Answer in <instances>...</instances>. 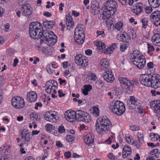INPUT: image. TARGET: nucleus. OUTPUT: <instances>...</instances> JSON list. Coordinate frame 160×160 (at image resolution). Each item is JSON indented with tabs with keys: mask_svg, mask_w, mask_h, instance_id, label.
Here are the masks:
<instances>
[{
	"mask_svg": "<svg viewBox=\"0 0 160 160\" xmlns=\"http://www.w3.org/2000/svg\"><path fill=\"white\" fill-rule=\"evenodd\" d=\"M149 4L153 8H157L160 5V0H148Z\"/></svg>",
	"mask_w": 160,
	"mask_h": 160,
	"instance_id": "28",
	"label": "nucleus"
},
{
	"mask_svg": "<svg viewBox=\"0 0 160 160\" xmlns=\"http://www.w3.org/2000/svg\"><path fill=\"white\" fill-rule=\"evenodd\" d=\"M58 132L60 133H62L65 131V129L64 126L62 125H60L58 128Z\"/></svg>",
	"mask_w": 160,
	"mask_h": 160,
	"instance_id": "47",
	"label": "nucleus"
},
{
	"mask_svg": "<svg viewBox=\"0 0 160 160\" xmlns=\"http://www.w3.org/2000/svg\"><path fill=\"white\" fill-rule=\"evenodd\" d=\"M12 104L15 108L21 109L25 107V103L24 99L21 97L16 96L12 99Z\"/></svg>",
	"mask_w": 160,
	"mask_h": 160,
	"instance_id": "7",
	"label": "nucleus"
},
{
	"mask_svg": "<svg viewBox=\"0 0 160 160\" xmlns=\"http://www.w3.org/2000/svg\"><path fill=\"white\" fill-rule=\"evenodd\" d=\"M21 136L22 139H24V142L25 143L30 142V140L32 139L30 132L26 130H23L22 131Z\"/></svg>",
	"mask_w": 160,
	"mask_h": 160,
	"instance_id": "18",
	"label": "nucleus"
},
{
	"mask_svg": "<svg viewBox=\"0 0 160 160\" xmlns=\"http://www.w3.org/2000/svg\"><path fill=\"white\" fill-rule=\"evenodd\" d=\"M66 141L70 143H72L74 141V138L72 136L68 135L67 136Z\"/></svg>",
	"mask_w": 160,
	"mask_h": 160,
	"instance_id": "39",
	"label": "nucleus"
},
{
	"mask_svg": "<svg viewBox=\"0 0 160 160\" xmlns=\"http://www.w3.org/2000/svg\"><path fill=\"white\" fill-rule=\"evenodd\" d=\"M85 54L88 56H90L92 55V51L91 50L88 49L85 51Z\"/></svg>",
	"mask_w": 160,
	"mask_h": 160,
	"instance_id": "58",
	"label": "nucleus"
},
{
	"mask_svg": "<svg viewBox=\"0 0 160 160\" xmlns=\"http://www.w3.org/2000/svg\"><path fill=\"white\" fill-rule=\"evenodd\" d=\"M123 24L121 22H119L115 24V28L118 31H120V29L122 28Z\"/></svg>",
	"mask_w": 160,
	"mask_h": 160,
	"instance_id": "38",
	"label": "nucleus"
},
{
	"mask_svg": "<svg viewBox=\"0 0 160 160\" xmlns=\"http://www.w3.org/2000/svg\"><path fill=\"white\" fill-rule=\"evenodd\" d=\"M108 157L109 160H118L117 158L112 153H110L108 155Z\"/></svg>",
	"mask_w": 160,
	"mask_h": 160,
	"instance_id": "40",
	"label": "nucleus"
},
{
	"mask_svg": "<svg viewBox=\"0 0 160 160\" xmlns=\"http://www.w3.org/2000/svg\"><path fill=\"white\" fill-rule=\"evenodd\" d=\"M130 32L129 34H131L132 36V38L133 39H135L136 38V33L134 31V30L131 29H130L128 30Z\"/></svg>",
	"mask_w": 160,
	"mask_h": 160,
	"instance_id": "46",
	"label": "nucleus"
},
{
	"mask_svg": "<svg viewBox=\"0 0 160 160\" xmlns=\"http://www.w3.org/2000/svg\"><path fill=\"white\" fill-rule=\"evenodd\" d=\"M10 146L8 145H6L0 148V153L1 156L5 157V156L8 154V152L10 151Z\"/></svg>",
	"mask_w": 160,
	"mask_h": 160,
	"instance_id": "26",
	"label": "nucleus"
},
{
	"mask_svg": "<svg viewBox=\"0 0 160 160\" xmlns=\"http://www.w3.org/2000/svg\"><path fill=\"white\" fill-rule=\"evenodd\" d=\"M72 14L75 17H78L79 15V13L74 10H73L72 12Z\"/></svg>",
	"mask_w": 160,
	"mask_h": 160,
	"instance_id": "62",
	"label": "nucleus"
},
{
	"mask_svg": "<svg viewBox=\"0 0 160 160\" xmlns=\"http://www.w3.org/2000/svg\"><path fill=\"white\" fill-rule=\"evenodd\" d=\"M143 4L141 3H137L133 6L134 8L132 9V12L136 15H138L142 11Z\"/></svg>",
	"mask_w": 160,
	"mask_h": 160,
	"instance_id": "17",
	"label": "nucleus"
},
{
	"mask_svg": "<svg viewBox=\"0 0 160 160\" xmlns=\"http://www.w3.org/2000/svg\"><path fill=\"white\" fill-rule=\"evenodd\" d=\"M66 19V24L67 26V29L70 30L72 28L74 25V22L71 16L69 14H68L66 16L65 18Z\"/></svg>",
	"mask_w": 160,
	"mask_h": 160,
	"instance_id": "19",
	"label": "nucleus"
},
{
	"mask_svg": "<svg viewBox=\"0 0 160 160\" xmlns=\"http://www.w3.org/2000/svg\"><path fill=\"white\" fill-rule=\"evenodd\" d=\"M93 113L96 117L99 116V108L96 107H94L93 108Z\"/></svg>",
	"mask_w": 160,
	"mask_h": 160,
	"instance_id": "42",
	"label": "nucleus"
},
{
	"mask_svg": "<svg viewBox=\"0 0 160 160\" xmlns=\"http://www.w3.org/2000/svg\"><path fill=\"white\" fill-rule=\"evenodd\" d=\"M42 106V104L41 102H37L35 104V106L34 108L35 109L37 110L38 107H41Z\"/></svg>",
	"mask_w": 160,
	"mask_h": 160,
	"instance_id": "60",
	"label": "nucleus"
},
{
	"mask_svg": "<svg viewBox=\"0 0 160 160\" xmlns=\"http://www.w3.org/2000/svg\"><path fill=\"white\" fill-rule=\"evenodd\" d=\"M18 62V60L17 58H16L14 60V63L13 66L14 67H16Z\"/></svg>",
	"mask_w": 160,
	"mask_h": 160,
	"instance_id": "64",
	"label": "nucleus"
},
{
	"mask_svg": "<svg viewBox=\"0 0 160 160\" xmlns=\"http://www.w3.org/2000/svg\"><path fill=\"white\" fill-rule=\"evenodd\" d=\"M104 6L105 8L103 10H101L98 16V18L100 19H107L106 21L108 23V21H110L109 24L111 25L112 21L110 17L113 15L116 11L117 4L114 0H109L104 4Z\"/></svg>",
	"mask_w": 160,
	"mask_h": 160,
	"instance_id": "2",
	"label": "nucleus"
},
{
	"mask_svg": "<svg viewBox=\"0 0 160 160\" xmlns=\"http://www.w3.org/2000/svg\"><path fill=\"white\" fill-rule=\"evenodd\" d=\"M137 137L139 140V141L141 143H142L144 142V135L141 132L138 133L137 134Z\"/></svg>",
	"mask_w": 160,
	"mask_h": 160,
	"instance_id": "37",
	"label": "nucleus"
},
{
	"mask_svg": "<svg viewBox=\"0 0 160 160\" xmlns=\"http://www.w3.org/2000/svg\"><path fill=\"white\" fill-rule=\"evenodd\" d=\"M103 78L104 79L108 82L112 81L114 79L112 71L109 68L105 69L103 74Z\"/></svg>",
	"mask_w": 160,
	"mask_h": 160,
	"instance_id": "14",
	"label": "nucleus"
},
{
	"mask_svg": "<svg viewBox=\"0 0 160 160\" xmlns=\"http://www.w3.org/2000/svg\"><path fill=\"white\" fill-rule=\"evenodd\" d=\"M29 28L30 37L35 39L41 38V44L45 41L51 45H53L56 43L57 36L52 32L47 30H43L42 26L39 22H32L30 24Z\"/></svg>",
	"mask_w": 160,
	"mask_h": 160,
	"instance_id": "1",
	"label": "nucleus"
},
{
	"mask_svg": "<svg viewBox=\"0 0 160 160\" xmlns=\"http://www.w3.org/2000/svg\"><path fill=\"white\" fill-rule=\"evenodd\" d=\"M37 98V93L34 92H31L28 93L27 99L30 102H35Z\"/></svg>",
	"mask_w": 160,
	"mask_h": 160,
	"instance_id": "21",
	"label": "nucleus"
},
{
	"mask_svg": "<svg viewBox=\"0 0 160 160\" xmlns=\"http://www.w3.org/2000/svg\"><path fill=\"white\" fill-rule=\"evenodd\" d=\"M96 33L98 34L97 36L100 35H102V37L103 38H104L105 36V35L104 34V32L103 31L102 32V31H97L96 32Z\"/></svg>",
	"mask_w": 160,
	"mask_h": 160,
	"instance_id": "61",
	"label": "nucleus"
},
{
	"mask_svg": "<svg viewBox=\"0 0 160 160\" xmlns=\"http://www.w3.org/2000/svg\"><path fill=\"white\" fill-rule=\"evenodd\" d=\"M127 48V45L126 44H124L120 46V49L122 52H123Z\"/></svg>",
	"mask_w": 160,
	"mask_h": 160,
	"instance_id": "49",
	"label": "nucleus"
},
{
	"mask_svg": "<svg viewBox=\"0 0 160 160\" xmlns=\"http://www.w3.org/2000/svg\"><path fill=\"white\" fill-rule=\"evenodd\" d=\"M100 64L102 67V69L103 70L105 71V69L109 68V62L106 59H102L100 61Z\"/></svg>",
	"mask_w": 160,
	"mask_h": 160,
	"instance_id": "27",
	"label": "nucleus"
},
{
	"mask_svg": "<svg viewBox=\"0 0 160 160\" xmlns=\"http://www.w3.org/2000/svg\"><path fill=\"white\" fill-rule=\"evenodd\" d=\"M56 113L54 111H50L46 112V114L44 115V118L46 120L50 122H55L58 117L54 114Z\"/></svg>",
	"mask_w": 160,
	"mask_h": 160,
	"instance_id": "13",
	"label": "nucleus"
},
{
	"mask_svg": "<svg viewBox=\"0 0 160 160\" xmlns=\"http://www.w3.org/2000/svg\"><path fill=\"white\" fill-rule=\"evenodd\" d=\"M121 84L127 87L126 89H129V87L132 84L133 82L131 81L127 78L120 77L119 78Z\"/></svg>",
	"mask_w": 160,
	"mask_h": 160,
	"instance_id": "20",
	"label": "nucleus"
},
{
	"mask_svg": "<svg viewBox=\"0 0 160 160\" xmlns=\"http://www.w3.org/2000/svg\"><path fill=\"white\" fill-rule=\"evenodd\" d=\"M157 136H158V134L153 133H151L149 135V137L151 138L152 140L154 138L156 139Z\"/></svg>",
	"mask_w": 160,
	"mask_h": 160,
	"instance_id": "54",
	"label": "nucleus"
},
{
	"mask_svg": "<svg viewBox=\"0 0 160 160\" xmlns=\"http://www.w3.org/2000/svg\"><path fill=\"white\" fill-rule=\"evenodd\" d=\"M150 107L153 108L154 111L160 110V100H155L150 104Z\"/></svg>",
	"mask_w": 160,
	"mask_h": 160,
	"instance_id": "25",
	"label": "nucleus"
},
{
	"mask_svg": "<svg viewBox=\"0 0 160 160\" xmlns=\"http://www.w3.org/2000/svg\"><path fill=\"white\" fill-rule=\"evenodd\" d=\"M151 74H143L139 76V81L141 83L148 87H149L151 84Z\"/></svg>",
	"mask_w": 160,
	"mask_h": 160,
	"instance_id": "10",
	"label": "nucleus"
},
{
	"mask_svg": "<svg viewBox=\"0 0 160 160\" xmlns=\"http://www.w3.org/2000/svg\"><path fill=\"white\" fill-rule=\"evenodd\" d=\"M84 88L88 92L92 89V86L90 85H85L84 86Z\"/></svg>",
	"mask_w": 160,
	"mask_h": 160,
	"instance_id": "53",
	"label": "nucleus"
},
{
	"mask_svg": "<svg viewBox=\"0 0 160 160\" xmlns=\"http://www.w3.org/2000/svg\"><path fill=\"white\" fill-rule=\"evenodd\" d=\"M78 27L76 28L74 32V38L76 42L79 45H82L85 40V35L83 32H81L78 33Z\"/></svg>",
	"mask_w": 160,
	"mask_h": 160,
	"instance_id": "9",
	"label": "nucleus"
},
{
	"mask_svg": "<svg viewBox=\"0 0 160 160\" xmlns=\"http://www.w3.org/2000/svg\"><path fill=\"white\" fill-rule=\"evenodd\" d=\"M58 92L59 94L58 96L60 98L64 97L65 95V94L63 93L62 92L61 90H58Z\"/></svg>",
	"mask_w": 160,
	"mask_h": 160,
	"instance_id": "63",
	"label": "nucleus"
},
{
	"mask_svg": "<svg viewBox=\"0 0 160 160\" xmlns=\"http://www.w3.org/2000/svg\"><path fill=\"white\" fill-rule=\"evenodd\" d=\"M151 84L149 87L156 89L160 88V76L158 74H153L151 78Z\"/></svg>",
	"mask_w": 160,
	"mask_h": 160,
	"instance_id": "12",
	"label": "nucleus"
},
{
	"mask_svg": "<svg viewBox=\"0 0 160 160\" xmlns=\"http://www.w3.org/2000/svg\"><path fill=\"white\" fill-rule=\"evenodd\" d=\"M76 120L89 122H91V118L88 113L81 110H78L76 111Z\"/></svg>",
	"mask_w": 160,
	"mask_h": 160,
	"instance_id": "6",
	"label": "nucleus"
},
{
	"mask_svg": "<svg viewBox=\"0 0 160 160\" xmlns=\"http://www.w3.org/2000/svg\"><path fill=\"white\" fill-rule=\"evenodd\" d=\"M126 140L127 142L130 144H132L135 143L134 140L131 138V137L129 136L128 137H125Z\"/></svg>",
	"mask_w": 160,
	"mask_h": 160,
	"instance_id": "41",
	"label": "nucleus"
},
{
	"mask_svg": "<svg viewBox=\"0 0 160 160\" xmlns=\"http://www.w3.org/2000/svg\"><path fill=\"white\" fill-rule=\"evenodd\" d=\"M130 60L139 69L143 68L146 64V60L142 58V56L138 50L133 51L130 55Z\"/></svg>",
	"mask_w": 160,
	"mask_h": 160,
	"instance_id": "4",
	"label": "nucleus"
},
{
	"mask_svg": "<svg viewBox=\"0 0 160 160\" xmlns=\"http://www.w3.org/2000/svg\"><path fill=\"white\" fill-rule=\"evenodd\" d=\"M128 36L127 33L124 32L123 34H118L117 38L120 41L125 42L126 41V38L128 37Z\"/></svg>",
	"mask_w": 160,
	"mask_h": 160,
	"instance_id": "30",
	"label": "nucleus"
},
{
	"mask_svg": "<svg viewBox=\"0 0 160 160\" xmlns=\"http://www.w3.org/2000/svg\"><path fill=\"white\" fill-rule=\"evenodd\" d=\"M65 118L70 122H73L76 120V111H67L64 114Z\"/></svg>",
	"mask_w": 160,
	"mask_h": 160,
	"instance_id": "15",
	"label": "nucleus"
},
{
	"mask_svg": "<svg viewBox=\"0 0 160 160\" xmlns=\"http://www.w3.org/2000/svg\"><path fill=\"white\" fill-rule=\"evenodd\" d=\"M89 78L90 80L95 81L96 80L97 78L94 74H91L89 76Z\"/></svg>",
	"mask_w": 160,
	"mask_h": 160,
	"instance_id": "48",
	"label": "nucleus"
},
{
	"mask_svg": "<svg viewBox=\"0 0 160 160\" xmlns=\"http://www.w3.org/2000/svg\"><path fill=\"white\" fill-rule=\"evenodd\" d=\"M110 109L114 113L118 116L122 115L125 110L123 103L118 100L115 101L113 104L110 106Z\"/></svg>",
	"mask_w": 160,
	"mask_h": 160,
	"instance_id": "5",
	"label": "nucleus"
},
{
	"mask_svg": "<svg viewBox=\"0 0 160 160\" xmlns=\"http://www.w3.org/2000/svg\"><path fill=\"white\" fill-rule=\"evenodd\" d=\"M152 8L151 6L146 7L144 9L145 12L148 14L151 13L152 10Z\"/></svg>",
	"mask_w": 160,
	"mask_h": 160,
	"instance_id": "45",
	"label": "nucleus"
},
{
	"mask_svg": "<svg viewBox=\"0 0 160 160\" xmlns=\"http://www.w3.org/2000/svg\"><path fill=\"white\" fill-rule=\"evenodd\" d=\"M43 152H44V154L42 158V160H45V158H47L48 156V154L47 150L45 149L43 150Z\"/></svg>",
	"mask_w": 160,
	"mask_h": 160,
	"instance_id": "56",
	"label": "nucleus"
},
{
	"mask_svg": "<svg viewBox=\"0 0 160 160\" xmlns=\"http://www.w3.org/2000/svg\"><path fill=\"white\" fill-rule=\"evenodd\" d=\"M83 140L89 146H91L94 141L93 138L91 136L90 137L88 136H85L83 138Z\"/></svg>",
	"mask_w": 160,
	"mask_h": 160,
	"instance_id": "31",
	"label": "nucleus"
},
{
	"mask_svg": "<svg viewBox=\"0 0 160 160\" xmlns=\"http://www.w3.org/2000/svg\"><path fill=\"white\" fill-rule=\"evenodd\" d=\"M122 150V157L123 158H126L128 155H130L132 153L131 149L128 146H124Z\"/></svg>",
	"mask_w": 160,
	"mask_h": 160,
	"instance_id": "23",
	"label": "nucleus"
},
{
	"mask_svg": "<svg viewBox=\"0 0 160 160\" xmlns=\"http://www.w3.org/2000/svg\"><path fill=\"white\" fill-rule=\"evenodd\" d=\"M55 22L53 21H48L46 20L43 22V26L46 28L51 29L52 28L54 25Z\"/></svg>",
	"mask_w": 160,
	"mask_h": 160,
	"instance_id": "29",
	"label": "nucleus"
},
{
	"mask_svg": "<svg viewBox=\"0 0 160 160\" xmlns=\"http://www.w3.org/2000/svg\"><path fill=\"white\" fill-rule=\"evenodd\" d=\"M92 12L94 13V15L98 14L99 11V6L98 5H97L95 4H93L91 6Z\"/></svg>",
	"mask_w": 160,
	"mask_h": 160,
	"instance_id": "32",
	"label": "nucleus"
},
{
	"mask_svg": "<svg viewBox=\"0 0 160 160\" xmlns=\"http://www.w3.org/2000/svg\"><path fill=\"white\" fill-rule=\"evenodd\" d=\"M30 118L33 120L37 121L39 120L40 117L36 112H33L30 114Z\"/></svg>",
	"mask_w": 160,
	"mask_h": 160,
	"instance_id": "33",
	"label": "nucleus"
},
{
	"mask_svg": "<svg viewBox=\"0 0 160 160\" xmlns=\"http://www.w3.org/2000/svg\"><path fill=\"white\" fill-rule=\"evenodd\" d=\"M148 52H151L153 51L154 49L153 46L151 44L148 43Z\"/></svg>",
	"mask_w": 160,
	"mask_h": 160,
	"instance_id": "55",
	"label": "nucleus"
},
{
	"mask_svg": "<svg viewBox=\"0 0 160 160\" xmlns=\"http://www.w3.org/2000/svg\"><path fill=\"white\" fill-rule=\"evenodd\" d=\"M141 22L142 24V27L143 28H146L147 26H148V19L147 18H144L142 19Z\"/></svg>",
	"mask_w": 160,
	"mask_h": 160,
	"instance_id": "36",
	"label": "nucleus"
},
{
	"mask_svg": "<svg viewBox=\"0 0 160 160\" xmlns=\"http://www.w3.org/2000/svg\"><path fill=\"white\" fill-rule=\"evenodd\" d=\"M103 52L106 54H109L112 53L113 52L112 50H111V48H110V47H108L104 50L103 51Z\"/></svg>",
	"mask_w": 160,
	"mask_h": 160,
	"instance_id": "44",
	"label": "nucleus"
},
{
	"mask_svg": "<svg viewBox=\"0 0 160 160\" xmlns=\"http://www.w3.org/2000/svg\"><path fill=\"white\" fill-rule=\"evenodd\" d=\"M110 121L106 117L98 119L96 123V130L99 134H102L106 130L108 131L112 127Z\"/></svg>",
	"mask_w": 160,
	"mask_h": 160,
	"instance_id": "3",
	"label": "nucleus"
},
{
	"mask_svg": "<svg viewBox=\"0 0 160 160\" xmlns=\"http://www.w3.org/2000/svg\"><path fill=\"white\" fill-rule=\"evenodd\" d=\"M130 128L131 130L134 131H138L139 129V127L138 126L136 125L131 126Z\"/></svg>",
	"mask_w": 160,
	"mask_h": 160,
	"instance_id": "51",
	"label": "nucleus"
},
{
	"mask_svg": "<svg viewBox=\"0 0 160 160\" xmlns=\"http://www.w3.org/2000/svg\"><path fill=\"white\" fill-rule=\"evenodd\" d=\"M94 44L97 47L98 49L100 50L106 47L105 44L100 41L95 42Z\"/></svg>",
	"mask_w": 160,
	"mask_h": 160,
	"instance_id": "34",
	"label": "nucleus"
},
{
	"mask_svg": "<svg viewBox=\"0 0 160 160\" xmlns=\"http://www.w3.org/2000/svg\"><path fill=\"white\" fill-rule=\"evenodd\" d=\"M76 63L82 68H85L88 65V58L81 54H77L75 57Z\"/></svg>",
	"mask_w": 160,
	"mask_h": 160,
	"instance_id": "8",
	"label": "nucleus"
},
{
	"mask_svg": "<svg viewBox=\"0 0 160 160\" xmlns=\"http://www.w3.org/2000/svg\"><path fill=\"white\" fill-rule=\"evenodd\" d=\"M5 91V89L4 87L2 86L0 87V95L2 96V94Z\"/></svg>",
	"mask_w": 160,
	"mask_h": 160,
	"instance_id": "57",
	"label": "nucleus"
},
{
	"mask_svg": "<svg viewBox=\"0 0 160 160\" xmlns=\"http://www.w3.org/2000/svg\"><path fill=\"white\" fill-rule=\"evenodd\" d=\"M23 15L28 18H30L32 12V9L30 5L28 3H24L22 5L21 8Z\"/></svg>",
	"mask_w": 160,
	"mask_h": 160,
	"instance_id": "11",
	"label": "nucleus"
},
{
	"mask_svg": "<svg viewBox=\"0 0 160 160\" xmlns=\"http://www.w3.org/2000/svg\"><path fill=\"white\" fill-rule=\"evenodd\" d=\"M139 100L136 98L134 96H132L130 97L129 102L128 103V105H129V107H134V106L136 108V106H138L140 104Z\"/></svg>",
	"mask_w": 160,
	"mask_h": 160,
	"instance_id": "16",
	"label": "nucleus"
},
{
	"mask_svg": "<svg viewBox=\"0 0 160 160\" xmlns=\"http://www.w3.org/2000/svg\"><path fill=\"white\" fill-rule=\"evenodd\" d=\"M43 15L44 16L47 17H51L52 15V14L51 12H44Z\"/></svg>",
	"mask_w": 160,
	"mask_h": 160,
	"instance_id": "59",
	"label": "nucleus"
},
{
	"mask_svg": "<svg viewBox=\"0 0 160 160\" xmlns=\"http://www.w3.org/2000/svg\"><path fill=\"white\" fill-rule=\"evenodd\" d=\"M45 127L47 131H51L53 129L52 125L51 124H46Z\"/></svg>",
	"mask_w": 160,
	"mask_h": 160,
	"instance_id": "43",
	"label": "nucleus"
},
{
	"mask_svg": "<svg viewBox=\"0 0 160 160\" xmlns=\"http://www.w3.org/2000/svg\"><path fill=\"white\" fill-rule=\"evenodd\" d=\"M150 19L157 22L160 21V11H156L152 13L150 16Z\"/></svg>",
	"mask_w": 160,
	"mask_h": 160,
	"instance_id": "22",
	"label": "nucleus"
},
{
	"mask_svg": "<svg viewBox=\"0 0 160 160\" xmlns=\"http://www.w3.org/2000/svg\"><path fill=\"white\" fill-rule=\"evenodd\" d=\"M15 53V52L14 50L9 49L8 50V55L10 56H12Z\"/></svg>",
	"mask_w": 160,
	"mask_h": 160,
	"instance_id": "52",
	"label": "nucleus"
},
{
	"mask_svg": "<svg viewBox=\"0 0 160 160\" xmlns=\"http://www.w3.org/2000/svg\"><path fill=\"white\" fill-rule=\"evenodd\" d=\"M157 158V156L155 155H154L153 156H148L146 160H156Z\"/></svg>",
	"mask_w": 160,
	"mask_h": 160,
	"instance_id": "50",
	"label": "nucleus"
},
{
	"mask_svg": "<svg viewBox=\"0 0 160 160\" xmlns=\"http://www.w3.org/2000/svg\"><path fill=\"white\" fill-rule=\"evenodd\" d=\"M152 40L155 45L160 46V33L155 34L152 37Z\"/></svg>",
	"mask_w": 160,
	"mask_h": 160,
	"instance_id": "24",
	"label": "nucleus"
},
{
	"mask_svg": "<svg viewBox=\"0 0 160 160\" xmlns=\"http://www.w3.org/2000/svg\"><path fill=\"white\" fill-rule=\"evenodd\" d=\"M52 85V83L51 82V80H49L47 81L45 84V90L46 92L48 93H50V87H51Z\"/></svg>",
	"mask_w": 160,
	"mask_h": 160,
	"instance_id": "35",
	"label": "nucleus"
}]
</instances>
